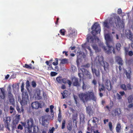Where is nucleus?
I'll return each instance as SVG.
<instances>
[{
    "label": "nucleus",
    "mask_w": 133,
    "mask_h": 133,
    "mask_svg": "<svg viewBox=\"0 0 133 133\" xmlns=\"http://www.w3.org/2000/svg\"><path fill=\"white\" fill-rule=\"evenodd\" d=\"M86 112L89 116H91L93 113V111L90 106H88L86 108Z\"/></svg>",
    "instance_id": "obj_19"
},
{
    "label": "nucleus",
    "mask_w": 133,
    "mask_h": 133,
    "mask_svg": "<svg viewBox=\"0 0 133 133\" xmlns=\"http://www.w3.org/2000/svg\"><path fill=\"white\" fill-rule=\"evenodd\" d=\"M78 96L80 100L84 103H85L91 100L95 101L97 99L94 92L92 91H88L84 93H81L79 94Z\"/></svg>",
    "instance_id": "obj_3"
},
{
    "label": "nucleus",
    "mask_w": 133,
    "mask_h": 133,
    "mask_svg": "<svg viewBox=\"0 0 133 133\" xmlns=\"http://www.w3.org/2000/svg\"><path fill=\"white\" fill-rule=\"evenodd\" d=\"M92 31L91 32L92 34L95 37V39L99 40V38L96 35L99 33L101 31V28L99 25L96 23H95L91 27Z\"/></svg>",
    "instance_id": "obj_6"
},
{
    "label": "nucleus",
    "mask_w": 133,
    "mask_h": 133,
    "mask_svg": "<svg viewBox=\"0 0 133 133\" xmlns=\"http://www.w3.org/2000/svg\"><path fill=\"white\" fill-rule=\"evenodd\" d=\"M90 120L88 122V125H90V127H91V128H96L97 127L95 126V125L93 123H92V122L90 123Z\"/></svg>",
    "instance_id": "obj_41"
},
{
    "label": "nucleus",
    "mask_w": 133,
    "mask_h": 133,
    "mask_svg": "<svg viewBox=\"0 0 133 133\" xmlns=\"http://www.w3.org/2000/svg\"><path fill=\"white\" fill-rule=\"evenodd\" d=\"M5 99V89L3 88H0V99Z\"/></svg>",
    "instance_id": "obj_10"
},
{
    "label": "nucleus",
    "mask_w": 133,
    "mask_h": 133,
    "mask_svg": "<svg viewBox=\"0 0 133 133\" xmlns=\"http://www.w3.org/2000/svg\"><path fill=\"white\" fill-rule=\"evenodd\" d=\"M90 64L89 63H87L86 64L81 66V68H83L85 69V68H89L90 66Z\"/></svg>",
    "instance_id": "obj_40"
},
{
    "label": "nucleus",
    "mask_w": 133,
    "mask_h": 133,
    "mask_svg": "<svg viewBox=\"0 0 133 133\" xmlns=\"http://www.w3.org/2000/svg\"><path fill=\"white\" fill-rule=\"evenodd\" d=\"M73 86L76 87H78L80 85V84L78 82V79L75 77L72 78Z\"/></svg>",
    "instance_id": "obj_15"
},
{
    "label": "nucleus",
    "mask_w": 133,
    "mask_h": 133,
    "mask_svg": "<svg viewBox=\"0 0 133 133\" xmlns=\"http://www.w3.org/2000/svg\"><path fill=\"white\" fill-rule=\"evenodd\" d=\"M100 84H99L98 91L99 92H101L102 91H105V86L103 84H102L101 85V87H100Z\"/></svg>",
    "instance_id": "obj_24"
},
{
    "label": "nucleus",
    "mask_w": 133,
    "mask_h": 133,
    "mask_svg": "<svg viewBox=\"0 0 133 133\" xmlns=\"http://www.w3.org/2000/svg\"><path fill=\"white\" fill-rule=\"evenodd\" d=\"M27 93H24L22 95V100L20 101V103L21 105L20 107L19 106L17 105L16 107L17 111L19 112H23L24 111L23 106L26 105L29 99H28V96Z\"/></svg>",
    "instance_id": "obj_5"
},
{
    "label": "nucleus",
    "mask_w": 133,
    "mask_h": 133,
    "mask_svg": "<svg viewBox=\"0 0 133 133\" xmlns=\"http://www.w3.org/2000/svg\"><path fill=\"white\" fill-rule=\"evenodd\" d=\"M67 129L69 131L71 130L72 128V125L71 122L68 123L67 126Z\"/></svg>",
    "instance_id": "obj_36"
},
{
    "label": "nucleus",
    "mask_w": 133,
    "mask_h": 133,
    "mask_svg": "<svg viewBox=\"0 0 133 133\" xmlns=\"http://www.w3.org/2000/svg\"><path fill=\"white\" fill-rule=\"evenodd\" d=\"M77 115L76 114H73L72 117V119L73 122L75 123L76 125L77 124Z\"/></svg>",
    "instance_id": "obj_29"
},
{
    "label": "nucleus",
    "mask_w": 133,
    "mask_h": 133,
    "mask_svg": "<svg viewBox=\"0 0 133 133\" xmlns=\"http://www.w3.org/2000/svg\"><path fill=\"white\" fill-rule=\"evenodd\" d=\"M23 67L25 68H26L30 69H34L35 68L34 67H33L31 66H30L27 64H25L24 66Z\"/></svg>",
    "instance_id": "obj_38"
},
{
    "label": "nucleus",
    "mask_w": 133,
    "mask_h": 133,
    "mask_svg": "<svg viewBox=\"0 0 133 133\" xmlns=\"http://www.w3.org/2000/svg\"><path fill=\"white\" fill-rule=\"evenodd\" d=\"M26 88L27 90L28 91L29 94L30 95V94H32L33 90L31 88L29 89V87L30 86V82L29 81L27 80L26 83Z\"/></svg>",
    "instance_id": "obj_18"
},
{
    "label": "nucleus",
    "mask_w": 133,
    "mask_h": 133,
    "mask_svg": "<svg viewBox=\"0 0 133 133\" xmlns=\"http://www.w3.org/2000/svg\"><path fill=\"white\" fill-rule=\"evenodd\" d=\"M23 126L22 125H21L20 124H19L18 125L17 127V128L18 129H20V130H22L23 129Z\"/></svg>",
    "instance_id": "obj_60"
},
{
    "label": "nucleus",
    "mask_w": 133,
    "mask_h": 133,
    "mask_svg": "<svg viewBox=\"0 0 133 133\" xmlns=\"http://www.w3.org/2000/svg\"><path fill=\"white\" fill-rule=\"evenodd\" d=\"M86 44L85 43L84 45H82V47L83 48H86L88 49L89 50V51H91V50L90 46H86Z\"/></svg>",
    "instance_id": "obj_48"
},
{
    "label": "nucleus",
    "mask_w": 133,
    "mask_h": 133,
    "mask_svg": "<svg viewBox=\"0 0 133 133\" xmlns=\"http://www.w3.org/2000/svg\"><path fill=\"white\" fill-rule=\"evenodd\" d=\"M116 98L118 99H121L122 98V96L118 93H117L116 95Z\"/></svg>",
    "instance_id": "obj_49"
},
{
    "label": "nucleus",
    "mask_w": 133,
    "mask_h": 133,
    "mask_svg": "<svg viewBox=\"0 0 133 133\" xmlns=\"http://www.w3.org/2000/svg\"><path fill=\"white\" fill-rule=\"evenodd\" d=\"M20 118L21 117L20 115H16L13 121V125H16L17 124L20 120Z\"/></svg>",
    "instance_id": "obj_14"
},
{
    "label": "nucleus",
    "mask_w": 133,
    "mask_h": 133,
    "mask_svg": "<svg viewBox=\"0 0 133 133\" xmlns=\"http://www.w3.org/2000/svg\"><path fill=\"white\" fill-rule=\"evenodd\" d=\"M48 66L47 67V69L48 70H54V69L52 67V64H49V65H48Z\"/></svg>",
    "instance_id": "obj_47"
},
{
    "label": "nucleus",
    "mask_w": 133,
    "mask_h": 133,
    "mask_svg": "<svg viewBox=\"0 0 133 133\" xmlns=\"http://www.w3.org/2000/svg\"><path fill=\"white\" fill-rule=\"evenodd\" d=\"M40 106V103L37 101L33 102L31 104V107L33 109H37Z\"/></svg>",
    "instance_id": "obj_13"
},
{
    "label": "nucleus",
    "mask_w": 133,
    "mask_h": 133,
    "mask_svg": "<svg viewBox=\"0 0 133 133\" xmlns=\"http://www.w3.org/2000/svg\"><path fill=\"white\" fill-rule=\"evenodd\" d=\"M80 120L81 122L83 123L85 122V115L83 113H81L80 114Z\"/></svg>",
    "instance_id": "obj_23"
},
{
    "label": "nucleus",
    "mask_w": 133,
    "mask_h": 133,
    "mask_svg": "<svg viewBox=\"0 0 133 133\" xmlns=\"http://www.w3.org/2000/svg\"><path fill=\"white\" fill-rule=\"evenodd\" d=\"M87 41L91 43H93L94 42V39L92 36H89V35H87Z\"/></svg>",
    "instance_id": "obj_21"
},
{
    "label": "nucleus",
    "mask_w": 133,
    "mask_h": 133,
    "mask_svg": "<svg viewBox=\"0 0 133 133\" xmlns=\"http://www.w3.org/2000/svg\"><path fill=\"white\" fill-rule=\"evenodd\" d=\"M119 109L118 108H116L112 112V115L113 116H115L117 115H118L120 113H119Z\"/></svg>",
    "instance_id": "obj_22"
},
{
    "label": "nucleus",
    "mask_w": 133,
    "mask_h": 133,
    "mask_svg": "<svg viewBox=\"0 0 133 133\" xmlns=\"http://www.w3.org/2000/svg\"><path fill=\"white\" fill-rule=\"evenodd\" d=\"M59 113L58 114V120L59 122L60 123L61 122L62 119L61 112L60 109H59Z\"/></svg>",
    "instance_id": "obj_32"
},
{
    "label": "nucleus",
    "mask_w": 133,
    "mask_h": 133,
    "mask_svg": "<svg viewBox=\"0 0 133 133\" xmlns=\"http://www.w3.org/2000/svg\"><path fill=\"white\" fill-rule=\"evenodd\" d=\"M68 59L66 58H64L62 59L61 61V63L62 64H65L68 63Z\"/></svg>",
    "instance_id": "obj_43"
},
{
    "label": "nucleus",
    "mask_w": 133,
    "mask_h": 133,
    "mask_svg": "<svg viewBox=\"0 0 133 133\" xmlns=\"http://www.w3.org/2000/svg\"><path fill=\"white\" fill-rule=\"evenodd\" d=\"M65 120L63 119L62 124L61 128L62 129H64L65 127Z\"/></svg>",
    "instance_id": "obj_44"
},
{
    "label": "nucleus",
    "mask_w": 133,
    "mask_h": 133,
    "mask_svg": "<svg viewBox=\"0 0 133 133\" xmlns=\"http://www.w3.org/2000/svg\"><path fill=\"white\" fill-rule=\"evenodd\" d=\"M55 61L53 62V64L55 66L57 65L58 64V58H55Z\"/></svg>",
    "instance_id": "obj_45"
},
{
    "label": "nucleus",
    "mask_w": 133,
    "mask_h": 133,
    "mask_svg": "<svg viewBox=\"0 0 133 133\" xmlns=\"http://www.w3.org/2000/svg\"><path fill=\"white\" fill-rule=\"evenodd\" d=\"M120 87L122 90L124 91H126L127 90L126 86L124 84H122L121 85Z\"/></svg>",
    "instance_id": "obj_39"
},
{
    "label": "nucleus",
    "mask_w": 133,
    "mask_h": 133,
    "mask_svg": "<svg viewBox=\"0 0 133 133\" xmlns=\"http://www.w3.org/2000/svg\"><path fill=\"white\" fill-rule=\"evenodd\" d=\"M40 133H46V130L45 129H41L40 132Z\"/></svg>",
    "instance_id": "obj_64"
},
{
    "label": "nucleus",
    "mask_w": 133,
    "mask_h": 133,
    "mask_svg": "<svg viewBox=\"0 0 133 133\" xmlns=\"http://www.w3.org/2000/svg\"><path fill=\"white\" fill-rule=\"evenodd\" d=\"M127 89L129 90H130L131 89V84H128L127 85Z\"/></svg>",
    "instance_id": "obj_53"
},
{
    "label": "nucleus",
    "mask_w": 133,
    "mask_h": 133,
    "mask_svg": "<svg viewBox=\"0 0 133 133\" xmlns=\"http://www.w3.org/2000/svg\"><path fill=\"white\" fill-rule=\"evenodd\" d=\"M92 83L94 85L95 87L97 84V82L95 79H94L92 81Z\"/></svg>",
    "instance_id": "obj_56"
},
{
    "label": "nucleus",
    "mask_w": 133,
    "mask_h": 133,
    "mask_svg": "<svg viewBox=\"0 0 133 133\" xmlns=\"http://www.w3.org/2000/svg\"><path fill=\"white\" fill-rule=\"evenodd\" d=\"M60 34L63 36H64L65 35V31L64 29H61L59 31Z\"/></svg>",
    "instance_id": "obj_46"
},
{
    "label": "nucleus",
    "mask_w": 133,
    "mask_h": 133,
    "mask_svg": "<svg viewBox=\"0 0 133 133\" xmlns=\"http://www.w3.org/2000/svg\"><path fill=\"white\" fill-rule=\"evenodd\" d=\"M53 59H51L49 61H46L45 62V63L47 65H49V63H51Z\"/></svg>",
    "instance_id": "obj_57"
},
{
    "label": "nucleus",
    "mask_w": 133,
    "mask_h": 133,
    "mask_svg": "<svg viewBox=\"0 0 133 133\" xmlns=\"http://www.w3.org/2000/svg\"><path fill=\"white\" fill-rule=\"evenodd\" d=\"M67 83L69 85V87H71L72 84V82L69 79H67Z\"/></svg>",
    "instance_id": "obj_58"
},
{
    "label": "nucleus",
    "mask_w": 133,
    "mask_h": 133,
    "mask_svg": "<svg viewBox=\"0 0 133 133\" xmlns=\"http://www.w3.org/2000/svg\"><path fill=\"white\" fill-rule=\"evenodd\" d=\"M87 88V86L85 84L84 82H83V85L82 87V88L83 90H84L86 89Z\"/></svg>",
    "instance_id": "obj_59"
},
{
    "label": "nucleus",
    "mask_w": 133,
    "mask_h": 133,
    "mask_svg": "<svg viewBox=\"0 0 133 133\" xmlns=\"http://www.w3.org/2000/svg\"><path fill=\"white\" fill-rule=\"evenodd\" d=\"M116 129L117 132L118 133L120 132L121 129V124L119 123H117Z\"/></svg>",
    "instance_id": "obj_28"
},
{
    "label": "nucleus",
    "mask_w": 133,
    "mask_h": 133,
    "mask_svg": "<svg viewBox=\"0 0 133 133\" xmlns=\"http://www.w3.org/2000/svg\"><path fill=\"white\" fill-rule=\"evenodd\" d=\"M41 118L42 124L44 125L45 122L47 121L46 120V115H44L42 116Z\"/></svg>",
    "instance_id": "obj_33"
},
{
    "label": "nucleus",
    "mask_w": 133,
    "mask_h": 133,
    "mask_svg": "<svg viewBox=\"0 0 133 133\" xmlns=\"http://www.w3.org/2000/svg\"><path fill=\"white\" fill-rule=\"evenodd\" d=\"M74 98L75 101V103L76 105H77L78 103L77 101V99L78 98V97L74 95Z\"/></svg>",
    "instance_id": "obj_50"
},
{
    "label": "nucleus",
    "mask_w": 133,
    "mask_h": 133,
    "mask_svg": "<svg viewBox=\"0 0 133 133\" xmlns=\"http://www.w3.org/2000/svg\"><path fill=\"white\" fill-rule=\"evenodd\" d=\"M128 100L129 103H132L133 101V95H130L128 97Z\"/></svg>",
    "instance_id": "obj_37"
},
{
    "label": "nucleus",
    "mask_w": 133,
    "mask_h": 133,
    "mask_svg": "<svg viewBox=\"0 0 133 133\" xmlns=\"http://www.w3.org/2000/svg\"><path fill=\"white\" fill-rule=\"evenodd\" d=\"M35 127L36 126H35L32 127V128H33V132H32V133H36L37 132V130L35 129Z\"/></svg>",
    "instance_id": "obj_62"
},
{
    "label": "nucleus",
    "mask_w": 133,
    "mask_h": 133,
    "mask_svg": "<svg viewBox=\"0 0 133 133\" xmlns=\"http://www.w3.org/2000/svg\"><path fill=\"white\" fill-rule=\"evenodd\" d=\"M122 11L121 9L120 8L118 9L117 13L118 14H120L122 13Z\"/></svg>",
    "instance_id": "obj_63"
},
{
    "label": "nucleus",
    "mask_w": 133,
    "mask_h": 133,
    "mask_svg": "<svg viewBox=\"0 0 133 133\" xmlns=\"http://www.w3.org/2000/svg\"><path fill=\"white\" fill-rule=\"evenodd\" d=\"M121 45L119 43H117L116 44V48L118 51H119L121 49Z\"/></svg>",
    "instance_id": "obj_34"
},
{
    "label": "nucleus",
    "mask_w": 133,
    "mask_h": 133,
    "mask_svg": "<svg viewBox=\"0 0 133 133\" xmlns=\"http://www.w3.org/2000/svg\"><path fill=\"white\" fill-rule=\"evenodd\" d=\"M115 60L116 62L119 65L122 66L123 65V61L122 59L120 57L117 56L115 57Z\"/></svg>",
    "instance_id": "obj_20"
},
{
    "label": "nucleus",
    "mask_w": 133,
    "mask_h": 133,
    "mask_svg": "<svg viewBox=\"0 0 133 133\" xmlns=\"http://www.w3.org/2000/svg\"><path fill=\"white\" fill-rule=\"evenodd\" d=\"M108 126L109 129L110 130H111L112 128V123L111 122H109V123Z\"/></svg>",
    "instance_id": "obj_55"
},
{
    "label": "nucleus",
    "mask_w": 133,
    "mask_h": 133,
    "mask_svg": "<svg viewBox=\"0 0 133 133\" xmlns=\"http://www.w3.org/2000/svg\"><path fill=\"white\" fill-rule=\"evenodd\" d=\"M7 95L10 102L13 103L15 102V99L12 94V89L10 85L8 86L7 89Z\"/></svg>",
    "instance_id": "obj_7"
},
{
    "label": "nucleus",
    "mask_w": 133,
    "mask_h": 133,
    "mask_svg": "<svg viewBox=\"0 0 133 133\" xmlns=\"http://www.w3.org/2000/svg\"><path fill=\"white\" fill-rule=\"evenodd\" d=\"M80 70L82 73V75L85 74L87 77L89 79H91L92 77V75L90 72L85 69L80 68Z\"/></svg>",
    "instance_id": "obj_9"
},
{
    "label": "nucleus",
    "mask_w": 133,
    "mask_h": 133,
    "mask_svg": "<svg viewBox=\"0 0 133 133\" xmlns=\"http://www.w3.org/2000/svg\"><path fill=\"white\" fill-rule=\"evenodd\" d=\"M96 58L97 60L98 63L100 64L103 61V57L102 56H98L96 57Z\"/></svg>",
    "instance_id": "obj_27"
},
{
    "label": "nucleus",
    "mask_w": 133,
    "mask_h": 133,
    "mask_svg": "<svg viewBox=\"0 0 133 133\" xmlns=\"http://www.w3.org/2000/svg\"><path fill=\"white\" fill-rule=\"evenodd\" d=\"M102 66L103 67L104 71L107 72L109 70V64L107 62L103 61Z\"/></svg>",
    "instance_id": "obj_16"
},
{
    "label": "nucleus",
    "mask_w": 133,
    "mask_h": 133,
    "mask_svg": "<svg viewBox=\"0 0 133 133\" xmlns=\"http://www.w3.org/2000/svg\"><path fill=\"white\" fill-rule=\"evenodd\" d=\"M98 121V118L95 117L93 118L92 123H93L95 127H97V124L96 123V121Z\"/></svg>",
    "instance_id": "obj_35"
},
{
    "label": "nucleus",
    "mask_w": 133,
    "mask_h": 133,
    "mask_svg": "<svg viewBox=\"0 0 133 133\" xmlns=\"http://www.w3.org/2000/svg\"><path fill=\"white\" fill-rule=\"evenodd\" d=\"M57 74V73L55 72H51L50 73V75L51 76H54L56 75Z\"/></svg>",
    "instance_id": "obj_51"
},
{
    "label": "nucleus",
    "mask_w": 133,
    "mask_h": 133,
    "mask_svg": "<svg viewBox=\"0 0 133 133\" xmlns=\"http://www.w3.org/2000/svg\"><path fill=\"white\" fill-rule=\"evenodd\" d=\"M102 84H104L105 88L108 90H111L112 88V87L110 81L107 78L105 79H103V82Z\"/></svg>",
    "instance_id": "obj_8"
},
{
    "label": "nucleus",
    "mask_w": 133,
    "mask_h": 133,
    "mask_svg": "<svg viewBox=\"0 0 133 133\" xmlns=\"http://www.w3.org/2000/svg\"><path fill=\"white\" fill-rule=\"evenodd\" d=\"M91 68L92 73L93 74H95L96 77H99L100 76V71L99 70H97L95 68H93L92 65Z\"/></svg>",
    "instance_id": "obj_17"
},
{
    "label": "nucleus",
    "mask_w": 133,
    "mask_h": 133,
    "mask_svg": "<svg viewBox=\"0 0 133 133\" xmlns=\"http://www.w3.org/2000/svg\"><path fill=\"white\" fill-rule=\"evenodd\" d=\"M5 119L4 122L5 127L9 130H10L9 126L10 122V118L9 117H6L5 118Z\"/></svg>",
    "instance_id": "obj_11"
},
{
    "label": "nucleus",
    "mask_w": 133,
    "mask_h": 133,
    "mask_svg": "<svg viewBox=\"0 0 133 133\" xmlns=\"http://www.w3.org/2000/svg\"><path fill=\"white\" fill-rule=\"evenodd\" d=\"M32 85L33 87L35 88L37 86V84L36 82L34 81H32Z\"/></svg>",
    "instance_id": "obj_52"
},
{
    "label": "nucleus",
    "mask_w": 133,
    "mask_h": 133,
    "mask_svg": "<svg viewBox=\"0 0 133 133\" xmlns=\"http://www.w3.org/2000/svg\"><path fill=\"white\" fill-rule=\"evenodd\" d=\"M126 31L125 34L127 37L133 42V36L131 32L129 30H126Z\"/></svg>",
    "instance_id": "obj_12"
},
{
    "label": "nucleus",
    "mask_w": 133,
    "mask_h": 133,
    "mask_svg": "<svg viewBox=\"0 0 133 133\" xmlns=\"http://www.w3.org/2000/svg\"><path fill=\"white\" fill-rule=\"evenodd\" d=\"M21 91L22 92V97L23 94L24 93H27V95L28 96V99H29V96H28V92L26 91H24V84L23 83H22V84L21 85Z\"/></svg>",
    "instance_id": "obj_30"
},
{
    "label": "nucleus",
    "mask_w": 133,
    "mask_h": 133,
    "mask_svg": "<svg viewBox=\"0 0 133 133\" xmlns=\"http://www.w3.org/2000/svg\"><path fill=\"white\" fill-rule=\"evenodd\" d=\"M67 80L65 78H63L62 79V82L64 84H66L67 83Z\"/></svg>",
    "instance_id": "obj_61"
},
{
    "label": "nucleus",
    "mask_w": 133,
    "mask_h": 133,
    "mask_svg": "<svg viewBox=\"0 0 133 133\" xmlns=\"http://www.w3.org/2000/svg\"><path fill=\"white\" fill-rule=\"evenodd\" d=\"M67 91L66 90H64L63 92H62L61 94L62 96V97L61 98V99H64L67 97L68 95L67 93Z\"/></svg>",
    "instance_id": "obj_31"
},
{
    "label": "nucleus",
    "mask_w": 133,
    "mask_h": 133,
    "mask_svg": "<svg viewBox=\"0 0 133 133\" xmlns=\"http://www.w3.org/2000/svg\"><path fill=\"white\" fill-rule=\"evenodd\" d=\"M10 113L11 114H12L14 112V109L12 106H10Z\"/></svg>",
    "instance_id": "obj_54"
},
{
    "label": "nucleus",
    "mask_w": 133,
    "mask_h": 133,
    "mask_svg": "<svg viewBox=\"0 0 133 133\" xmlns=\"http://www.w3.org/2000/svg\"><path fill=\"white\" fill-rule=\"evenodd\" d=\"M62 77L60 76L57 77L56 78V80L59 83H61L62 82Z\"/></svg>",
    "instance_id": "obj_42"
},
{
    "label": "nucleus",
    "mask_w": 133,
    "mask_h": 133,
    "mask_svg": "<svg viewBox=\"0 0 133 133\" xmlns=\"http://www.w3.org/2000/svg\"><path fill=\"white\" fill-rule=\"evenodd\" d=\"M22 125L24 127L26 133H32V127L34 126V121L32 118H30L27 120L26 123L21 122Z\"/></svg>",
    "instance_id": "obj_4"
},
{
    "label": "nucleus",
    "mask_w": 133,
    "mask_h": 133,
    "mask_svg": "<svg viewBox=\"0 0 133 133\" xmlns=\"http://www.w3.org/2000/svg\"><path fill=\"white\" fill-rule=\"evenodd\" d=\"M124 22L121 20L118 16H116L114 19L111 18L108 22L105 21L103 22L104 27L108 29L110 27H116V26L117 28L121 29L124 28Z\"/></svg>",
    "instance_id": "obj_1"
},
{
    "label": "nucleus",
    "mask_w": 133,
    "mask_h": 133,
    "mask_svg": "<svg viewBox=\"0 0 133 133\" xmlns=\"http://www.w3.org/2000/svg\"><path fill=\"white\" fill-rule=\"evenodd\" d=\"M105 38L106 40V43L107 47L103 46V48L105 51V52L109 54L113 52L115 54V52L114 48L112 45L114 44L113 38L112 36H110L109 34H107L105 35Z\"/></svg>",
    "instance_id": "obj_2"
},
{
    "label": "nucleus",
    "mask_w": 133,
    "mask_h": 133,
    "mask_svg": "<svg viewBox=\"0 0 133 133\" xmlns=\"http://www.w3.org/2000/svg\"><path fill=\"white\" fill-rule=\"evenodd\" d=\"M91 46L96 52H98L100 51V49L98 48L97 45L93 44Z\"/></svg>",
    "instance_id": "obj_25"
},
{
    "label": "nucleus",
    "mask_w": 133,
    "mask_h": 133,
    "mask_svg": "<svg viewBox=\"0 0 133 133\" xmlns=\"http://www.w3.org/2000/svg\"><path fill=\"white\" fill-rule=\"evenodd\" d=\"M131 69L130 68L129 70L127 71V70L125 71V75L127 77L130 79L131 77Z\"/></svg>",
    "instance_id": "obj_26"
}]
</instances>
